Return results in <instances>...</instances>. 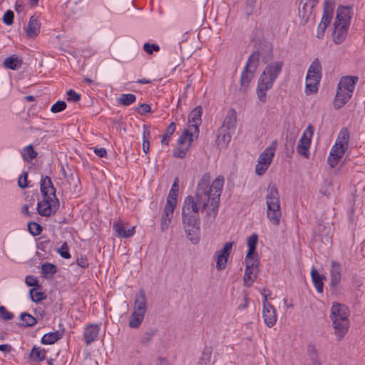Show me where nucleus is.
<instances>
[{"mask_svg": "<svg viewBox=\"0 0 365 365\" xmlns=\"http://www.w3.org/2000/svg\"><path fill=\"white\" fill-rule=\"evenodd\" d=\"M40 190L43 200L37 204L38 213L45 217L54 215L59 208V201L56 197V188L50 177L45 176L41 178Z\"/></svg>", "mask_w": 365, "mask_h": 365, "instance_id": "nucleus-1", "label": "nucleus"}, {"mask_svg": "<svg viewBox=\"0 0 365 365\" xmlns=\"http://www.w3.org/2000/svg\"><path fill=\"white\" fill-rule=\"evenodd\" d=\"M266 203L267 206V217L273 225H278L280 222L282 212L279 194L277 188L274 185H269L268 186Z\"/></svg>", "mask_w": 365, "mask_h": 365, "instance_id": "nucleus-2", "label": "nucleus"}, {"mask_svg": "<svg viewBox=\"0 0 365 365\" xmlns=\"http://www.w3.org/2000/svg\"><path fill=\"white\" fill-rule=\"evenodd\" d=\"M210 182V174L205 173L197 184L194 197L195 198L198 206L201 207L202 211L205 210L208 206L212 209V199L213 195L207 190V185Z\"/></svg>", "mask_w": 365, "mask_h": 365, "instance_id": "nucleus-3", "label": "nucleus"}, {"mask_svg": "<svg viewBox=\"0 0 365 365\" xmlns=\"http://www.w3.org/2000/svg\"><path fill=\"white\" fill-rule=\"evenodd\" d=\"M200 218L199 215H182V225L187 238L193 244L197 245L200 239Z\"/></svg>", "mask_w": 365, "mask_h": 365, "instance_id": "nucleus-4", "label": "nucleus"}, {"mask_svg": "<svg viewBox=\"0 0 365 365\" xmlns=\"http://www.w3.org/2000/svg\"><path fill=\"white\" fill-rule=\"evenodd\" d=\"M224 185V178L218 176L216 178L210 185H207V190L213 195L212 199V209L207 211V215L211 217L215 220L217 215V210L220 203V197L222 193V187Z\"/></svg>", "mask_w": 365, "mask_h": 365, "instance_id": "nucleus-5", "label": "nucleus"}, {"mask_svg": "<svg viewBox=\"0 0 365 365\" xmlns=\"http://www.w3.org/2000/svg\"><path fill=\"white\" fill-rule=\"evenodd\" d=\"M283 64V62L279 61L267 65L259 78H263L267 83L273 85L282 71Z\"/></svg>", "mask_w": 365, "mask_h": 365, "instance_id": "nucleus-6", "label": "nucleus"}, {"mask_svg": "<svg viewBox=\"0 0 365 365\" xmlns=\"http://www.w3.org/2000/svg\"><path fill=\"white\" fill-rule=\"evenodd\" d=\"M263 310L262 317L264 323L269 327H272L277 322V316L275 313V309L270 303L267 302V296L264 294L265 289H263Z\"/></svg>", "mask_w": 365, "mask_h": 365, "instance_id": "nucleus-7", "label": "nucleus"}, {"mask_svg": "<svg viewBox=\"0 0 365 365\" xmlns=\"http://www.w3.org/2000/svg\"><path fill=\"white\" fill-rule=\"evenodd\" d=\"M245 262L246 264V269L244 276V284L245 286L249 287L254 282L256 277L257 271L255 274V270H257L259 266V259H250L245 258Z\"/></svg>", "mask_w": 365, "mask_h": 365, "instance_id": "nucleus-8", "label": "nucleus"}, {"mask_svg": "<svg viewBox=\"0 0 365 365\" xmlns=\"http://www.w3.org/2000/svg\"><path fill=\"white\" fill-rule=\"evenodd\" d=\"M341 271L342 268L341 264L336 262L333 261L331 264V269H330V290L331 292V294L336 295L338 290H337V286L341 282Z\"/></svg>", "mask_w": 365, "mask_h": 365, "instance_id": "nucleus-9", "label": "nucleus"}, {"mask_svg": "<svg viewBox=\"0 0 365 365\" xmlns=\"http://www.w3.org/2000/svg\"><path fill=\"white\" fill-rule=\"evenodd\" d=\"M349 309L344 304L334 302L330 310L331 320L335 319H349Z\"/></svg>", "mask_w": 365, "mask_h": 365, "instance_id": "nucleus-10", "label": "nucleus"}, {"mask_svg": "<svg viewBox=\"0 0 365 365\" xmlns=\"http://www.w3.org/2000/svg\"><path fill=\"white\" fill-rule=\"evenodd\" d=\"M347 148L341 143H335L328 158V163L331 168H334L337 165L339 160L344 155Z\"/></svg>", "mask_w": 365, "mask_h": 365, "instance_id": "nucleus-11", "label": "nucleus"}, {"mask_svg": "<svg viewBox=\"0 0 365 365\" xmlns=\"http://www.w3.org/2000/svg\"><path fill=\"white\" fill-rule=\"evenodd\" d=\"M233 242H226L217 256L216 268L217 270L225 269L228 257L231 253Z\"/></svg>", "mask_w": 365, "mask_h": 365, "instance_id": "nucleus-12", "label": "nucleus"}, {"mask_svg": "<svg viewBox=\"0 0 365 365\" xmlns=\"http://www.w3.org/2000/svg\"><path fill=\"white\" fill-rule=\"evenodd\" d=\"M200 210L202 211V209L198 206V203H197L194 196L188 195L185 197L182 207V215H199L198 213Z\"/></svg>", "mask_w": 365, "mask_h": 365, "instance_id": "nucleus-13", "label": "nucleus"}, {"mask_svg": "<svg viewBox=\"0 0 365 365\" xmlns=\"http://www.w3.org/2000/svg\"><path fill=\"white\" fill-rule=\"evenodd\" d=\"M332 327L334 330V334L338 341L341 340L347 334L350 326L349 319H335L331 320Z\"/></svg>", "mask_w": 365, "mask_h": 365, "instance_id": "nucleus-14", "label": "nucleus"}, {"mask_svg": "<svg viewBox=\"0 0 365 365\" xmlns=\"http://www.w3.org/2000/svg\"><path fill=\"white\" fill-rule=\"evenodd\" d=\"M318 1L312 0H302L299 7V16L304 21L307 22L312 13L313 9Z\"/></svg>", "mask_w": 365, "mask_h": 365, "instance_id": "nucleus-15", "label": "nucleus"}, {"mask_svg": "<svg viewBox=\"0 0 365 365\" xmlns=\"http://www.w3.org/2000/svg\"><path fill=\"white\" fill-rule=\"evenodd\" d=\"M202 113V108L201 106L195 107L189 114L188 120L190 123V128L195 130V133L197 135L199 134V126L201 124V116Z\"/></svg>", "mask_w": 365, "mask_h": 365, "instance_id": "nucleus-16", "label": "nucleus"}, {"mask_svg": "<svg viewBox=\"0 0 365 365\" xmlns=\"http://www.w3.org/2000/svg\"><path fill=\"white\" fill-rule=\"evenodd\" d=\"M358 80L359 78L357 76H344L340 79L338 88L352 96L353 91Z\"/></svg>", "mask_w": 365, "mask_h": 365, "instance_id": "nucleus-17", "label": "nucleus"}, {"mask_svg": "<svg viewBox=\"0 0 365 365\" xmlns=\"http://www.w3.org/2000/svg\"><path fill=\"white\" fill-rule=\"evenodd\" d=\"M277 147V141L274 140L271 145L266 148L260 154L258 162L262 164L270 165L272 158L274 155L275 150Z\"/></svg>", "mask_w": 365, "mask_h": 365, "instance_id": "nucleus-18", "label": "nucleus"}, {"mask_svg": "<svg viewBox=\"0 0 365 365\" xmlns=\"http://www.w3.org/2000/svg\"><path fill=\"white\" fill-rule=\"evenodd\" d=\"M41 24L38 17L31 16L26 28V34L28 38H35L40 33Z\"/></svg>", "mask_w": 365, "mask_h": 365, "instance_id": "nucleus-19", "label": "nucleus"}, {"mask_svg": "<svg viewBox=\"0 0 365 365\" xmlns=\"http://www.w3.org/2000/svg\"><path fill=\"white\" fill-rule=\"evenodd\" d=\"M147 309L146 297L144 290L140 289L135 298L133 311L145 314Z\"/></svg>", "mask_w": 365, "mask_h": 365, "instance_id": "nucleus-20", "label": "nucleus"}, {"mask_svg": "<svg viewBox=\"0 0 365 365\" xmlns=\"http://www.w3.org/2000/svg\"><path fill=\"white\" fill-rule=\"evenodd\" d=\"M334 27L333 39L336 43L339 44L346 38L349 26L334 23Z\"/></svg>", "mask_w": 365, "mask_h": 365, "instance_id": "nucleus-21", "label": "nucleus"}, {"mask_svg": "<svg viewBox=\"0 0 365 365\" xmlns=\"http://www.w3.org/2000/svg\"><path fill=\"white\" fill-rule=\"evenodd\" d=\"M350 9L346 6H339L337 9L336 17L334 23L344 25H350Z\"/></svg>", "mask_w": 365, "mask_h": 365, "instance_id": "nucleus-22", "label": "nucleus"}, {"mask_svg": "<svg viewBox=\"0 0 365 365\" xmlns=\"http://www.w3.org/2000/svg\"><path fill=\"white\" fill-rule=\"evenodd\" d=\"M99 327L97 324H89L85 328L83 333V339L85 343L88 345L93 342L99 333Z\"/></svg>", "mask_w": 365, "mask_h": 365, "instance_id": "nucleus-23", "label": "nucleus"}, {"mask_svg": "<svg viewBox=\"0 0 365 365\" xmlns=\"http://www.w3.org/2000/svg\"><path fill=\"white\" fill-rule=\"evenodd\" d=\"M231 134L230 130L224 128H220L217 130L216 143L220 148H226L231 140Z\"/></svg>", "mask_w": 365, "mask_h": 365, "instance_id": "nucleus-24", "label": "nucleus"}, {"mask_svg": "<svg viewBox=\"0 0 365 365\" xmlns=\"http://www.w3.org/2000/svg\"><path fill=\"white\" fill-rule=\"evenodd\" d=\"M307 78H314L321 80L322 78V66L318 58H315L309 68Z\"/></svg>", "mask_w": 365, "mask_h": 365, "instance_id": "nucleus-25", "label": "nucleus"}, {"mask_svg": "<svg viewBox=\"0 0 365 365\" xmlns=\"http://www.w3.org/2000/svg\"><path fill=\"white\" fill-rule=\"evenodd\" d=\"M237 124V113L234 109L228 110L227 115L223 121V124L220 128H224L227 130H235Z\"/></svg>", "mask_w": 365, "mask_h": 365, "instance_id": "nucleus-26", "label": "nucleus"}, {"mask_svg": "<svg viewBox=\"0 0 365 365\" xmlns=\"http://www.w3.org/2000/svg\"><path fill=\"white\" fill-rule=\"evenodd\" d=\"M311 144V139L306 136V133H304L301 137L297 146V153L305 158L309 157V148Z\"/></svg>", "mask_w": 365, "mask_h": 365, "instance_id": "nucleus-27", "label": "nucleus"}, {"mask_svg": "<svg viewBox=\"0 0 365 365\" xmlns=\"http://www.w3.org/2000/svg\"><path fill=\"white\" fill-rule=\"evenodd\" d=\"M255 72V71H252L251 70L247 69L245 68H244L240 77V87L239 88L240 92H246L249 87L250 83L254 77Z\"/></svg>", "mask_w": 365, "mask_h": 365, "instance_id": "nucleus-28", "label": "nucleus"}, {"mask_svg": "<svg viewBox=\"0 0 365 365\" xmlns=\"http://www.w3.org/2000/svg\"><path fill=\"white\" fill-rule=\"evenodd\" d=\"M113 227L117 233L118 237L128 238L134 235L135 227L126 230L124 224L120 221L114 222Z\"/></svg>", "mask_w": 365, "mask_h": 365, "instance_id": "nucleus-29", "label": "nucleus"}, {"mask_svg": "<svg viewBox=\"0 0 365 365\" xmlns=\"http://www.w3.org/2000/svg\"><path fill=\"white\" fill-rule=\"evenodd\" d=\"M312 280L317 291L319 293L323 292L324 280L326 277L324 274H320L315 267H312L311 270Z\"/></svg>", "mask_w": 365, "mask_h": 365, "instance_id": "nucleus-30", "label": "nucleus"}, {"mask_svg": "<svg viewBox=\"0 0 365 365\" xmlns=\"http://www.w3.org/2000/svg\"><path fill=\"white\" fill-rule=\"evenodd\" d=\"M258 241V236L257 234H252L247 239L248 250L246 254L245 258L257 259V254L256 252V247Z\"/></svg>", "mask_w": 365, "mask_h": 365, "instance_id": "nucleus-31", "label": "nucleus"}, {"mask_svg": "<svg viewBox=\"0 0 365 365\" xmlns=\"http://www.w3.org/2000/svg\"><path fill=\"white\" fill-rule=\"evenodd\" d=\"M273 85L267 83L263 78H259L257 93L259 100L264 103L267 101V91L272 88Z\"/></svg>", "mask_w": 365, "mask_h": 365, "instance_id": "nucleus-32", "label": "nucleus"}, {"mask_svg": "<svg viewBox=\"0 0 365 365\" xmlns=\"http://www.w3.org/2000/svg\"><path fill=\"white\" fill-rule=\"evenodd\" d=\"M194 135H197V133H195V131L190 132L189 130L185 129L178 140V145L181 147L188 146V148H190L191 143L193 140Z\"/></svg>", "mask_w": 365, "mask_h": 365, "instance_id": "nucleus-33", "label": "nucleus"}, {"mask_svg": "<svg viewBox=\"0 0 365 365\" xmlns=\"http://www.w3.org/2000/svg\"><path fill=\"white\" fill-rule=\"evenodd\" d=\"M351 97V95L347 94L342 90L337 88V91L334 103L335 108L339 109L342 107Z\"/></svg>", "mask_w": 365, "mask_h": 365, "instance_id": "nucleus-34", "label": "nucleus"}, {"mask_svg": "<svg viewBox=\"0 0 365 365\" xmlns=\"http://www.w3.org/2000/svg\"><path fill=\"white\" fill-rule=\"evenodd\" d=\"M63 336V334L59 331H56L53 332H49L45 334L41 340V342L43 344H53L56 342L58 340L61 339Z\"/></svg>", "mask_w": 365, "mask_h": 365, "instance_id": "nucleus-35", "label": "nucleus"}, {"mask_svg": "<svg viewBox=\"0 0 365 365\" xmlns=\"http://www.w3.org/2000/svg\"><path fill=\"white\" fill-rule=\"evenodd\" d=\"M29 358L34 361H43L46 359V350L40 347L34 346L29 354Z\"/></svg>", "mask_w": 365, "mask_h": 365, "instance_id": "nucleus-36", "label": "nucleus"}, {"mask_svg": "<svg viewBox=\"0 0 365 365\" xmlns=\"http://www.w3.org/2000/svg\"><path fill=\"white\" fill-rule=\"evenodd\" d=\"M4 64L7 68L16 70L21 67L22 61L16 55H12L5 58Z\"/></svg>", "mask_w": 365, "mask_h": 365, "instance_id": "nucleus-37", "label": "nucleus"}, {"mask_svg": "<svg viewBox=\"0 0 365 365\" xmlns=\"http://www.w3.org/2000/svg\"><path fill=\"white\" fill-rule=\"evenodd\" d=\"M259 61V52L254 51L250 56L247 60V64L245 66V68L251 70L252 71H256Z\"/></svg>", "mask_w": 365, "mask_h": 365, "instance_id": "nucleus-38", "label": "nucleus"}, {"mask_svg": "<svg viewBox=\"0 0 365 365\" xmlns=\"http://www.w3.org/2000/svg\"><path fill=\"white\" fill-rule=\"evenodd\" d=\"M20 319L21 321V323L19 324L20 327H31L37 323L36 319L27 312L21 313L20 314Z\"/></svg>", "mask_w": 365, "mask_h": 365, "instance_id": "nucleus-39", "label": "nucleus"}, {"mask_svg": "<svg viewBox=\"0 0 365 365\" xmlns=\"http://www.w3.org/2000/svg\"><path fill=\"white\" fill-rule=\"evenodd\" d=\"M144 317V314L133 311L129 319V327L131 328H138L143 322Z\"/></svg>", "mask_w": 365, "mask_h": 365, "instance_id": "nucleus-40", "label": "nucleus"}, {"mask_svg": "<svg viewBox=\"0 0 365 365\" xmlns=\"http://www.w3.org/2000/svg\"><path fill=\"white\" fill-rule=\"evenodd\" d=\"M38 153L34 149L31 145L26 146L21 151L23 159L26 162H30L37 157Z\"/></svg>", "mask_w": 365, "mask_h": 365, "instance_id": "nucleus-41", "label": "nucleus"}, {"mask_svg": "<svg viewBox=\"0 0 365 365\" xmlns=\"http://www.w3.org/2000/svg\"><path fill=\"white\" fill-rule=\"evenodd\" d=\"M136 101V96L134 94L128 93V94H122L118 98V103L120 105H123L124 106H128L133 103Z\"/></svg>", "mask_w": 365, "mask_h": 365, "instance_id": "nucleus-42", "label": "nucleus"}, {"mask_svg": "<svg viewBox=\"0 0 365 365\" xmlns=\"http://www.w3.org/2000/svg\"><path fill=\"white\" fill-rule=\"evenodd\" d=\"M319 81L320 80L306 78V93L309 95L317 92L318 90L317 85L319 83Z\"/></svg>", "mask_w": 365, "mask_h": 365, "instance_id": "nucleus-43", "label": "nucleus"}, {"mask_svg": "<svg viewBox=\"0 0 365 365\" xmlns=\"http://www.w3.org/2000/svg\"><path fill=\"white\" fill-rule=\"evenodd\" d=\"M178 190H179L178 179V178H176L173 182L171 189L170 190L167 200H170L172 201H175V202H177V197H178Z\"/></svg>", "mask_w": 365, "mask_h": 365, "instance_id": "nucleus-44", "label": "nucleus"}, {"mask_svg": "<svg viewBox=\"0 0 365 365\" xmlns=\"http://www.w3.org/2000/svg\"><path fill=\"white\" fill-rule=\"evenodd\" d=\"M177 202L175 201H172L170 200H167L163 215L165 217H173L174 210L176 207Z\"/></svg>", "mask_w": 365, "mask_h": 365, "instance_id": "nucleus-45", "label": "nucleus"}, {"mask_svg": "<svg viewBox=\"0 0 365 365\" xmlns=\"http://www.w3.org/2000/svg\"><path fill=\"white\" fill-rule=\"evenodd\" d=\"M175 123L172 122L167 128L165 134L163 135L161 143L164 145H168L169 138L174 133L175 130Z\"/></svg>", "mask_w": 365, "mask_h": 365, "instance_id": "nucleus-46", "label": "nucleus"}, {"mask_svg": "<svg viewBox=\"0 0 365 365\" xmlns=\"http://www.w3.org/2000/svg\"><path fill=\"white\" fill-rule=\"evenodd\" d=\"M31 299L36 303H38L44 299L46 295L42 292L38 291L36 289H31L29 291Z\"/></svg>", "mask_w": 365, "mask_h": 365, "instance_id": "nucleus-47", "label": "nucleus"}, {"mask_svg": "<svg viewBox=\"0 0 365 365\" xmlns=\"http://www.w3.org/2000/svg\"><path fill=\"white\" fill-rule=\"evenodd\" d=\"M349 140V133L346 128H343L338 136V138L336 142L341 143V144L348 147V143Z\"/></svg>", "mask_w": 365, "mask_h": 365, "instance_id": "nucleus-48", "label": "nucleus"}, {"mask_svg": "<svg viewBox=\"0 0 365 365\" xmlns=\"http://www.w3.org/2000/svg\"><path fill=\"white\" fill-rule=\"evenodd\" d=\"M28 229L29 232L34 236L40 235L43 230L41 225L35 222H29Z\"/></svg>", "mask_w": 365, "mask_h": 365, "instance_id": "nucleus-49", "label": "nucleus"}, {"mask_svg": "<svg viewBox=\"0 0 365 365\" xmlns=\"http://www.w3.org/2000/svg\"><path fill=\"white\" fill-rule=\"evenodd\" d=\"M145 130L143 135V150L145 153H148L150 150V142L149 138L150 136V133L149 130L145 129V126L144 125Z\"/></svg>", "mask_w": 365, "mask_h": 365, "instance_id": "nucleus-50", "label": "nucleus"}, {"mask_svg": "<svg viewBox=\"0 0 365 365\" xmlns=\"http://www.w3.org/2000/svg\"><path fill=\"white\" fill-rule=\"evenodd\" d=\"M212 351L210 348H206L202 352V356L198 362V365H209L210 361Z\"/></svg>", "mask_w": 365, "mask_h": 365, "instance_id": "nucleus-51", "label": "nucleus"}, {"mask_svg": "<svg viewBox=\"0 0 365 365\" xmlns=\"http://www.w3.org/2000/svg\"><path fill=\"white\" fill-rule=\"evenodd\" d=\"M41 272L45 275H53L56 272V267L51 263L43 264L41 267Z\"/></svg>", "mask_w": 365, "mask_h": 365, "instance_id": "nucleus-52", "label": "nucleus"}, {"mask_svg": "<svg viewBox=\"0 0 365 365\" xmlns=\"http://www.w3.org/2000/svg\"><path fill=\"white\" fill-rule=\"evenodd\" d=\"M334 9V0H325L323 14L332 15Z\"/></svg>", "mask_w": 365, "mask_h": 365, "instance_id": "nucleus-53", "label": "nucleus"}, {"mask_svg": "<svg viewBox=\"0 0 365 365\" xmlns=\"http://www.w3.org/2000/svg\"><path fill=\"white\" fill-rule=\"evenodd\" d=\"M58 253L64 259H70L71 255L68 251V246L66 242H64L61 248L57 250Z\"/></svg>", "mask_w": 365, "mask_h": 365, "instance_id": "nucleus-54", "label": "nucleus"}, {"mask_svg": "<svg viewBox=\"0 0 365 365\" xmlns=\"http://www.w3.org/2000/svg\"><path fill=\"white\" fill-rule=\"evenodd\" d=\"M66 108V102L63 101H58L51 106V112L56 113L64 110Z\"/></svg>", "mask_w": 365, "mask_h": 365, "instance_id": "nucleus-55", "label": "nucleus"}, {"mask_svg": "<svg viewBox=\"0 0 365 365\" xmlns=\"http://www.w3.org/2000/svg\"><path fill=\"white\" fill-rule=\"evenodd\" d=\"M188 146H182L181 148H177L173 150V155L178 158H184L186 155V153L188 150Z\"/></svg>", "mask_w": 365, "mask_h": 365, "instance_id": "nucleus-56", "label": "nucleus"}, {"mask_svg": "<svg viewBox=\"0 0 365 365\" xmlns=\"http://www.w3.org/2000/svg\"><path fill=\"white\" fill-rule=\"evenodd\" d=\"M14 14L12 11H6L3 16V21L6 25L10 26L14 23Z\"/></svg>", "mask_w": 365, "mask_h": 365, "instance_id": "nucleus-57", "label": "nucleus"}, {"mask_svg": "<svg viewBox=\"0 0 365 365\" xmlns=\"http://www.w3.org/2000/svg\"><path fill=\"white\" fill-rule=\"evenodd\" d=\"M0 317L4 320H11L14 318V315L13 313L9 312L4 306H0Z\"/></svg>", "mask_w": 365, "mask_h": 365, "instance_id": "nucleus-58", "label": "nucleus"}, {"mask_svg": "<svg viewBox=\"0 0 365 365\" xmlns=\"http://www.w3.org/2000/svg\"><path fill=\"white\" fill-rule=\"evenodd\" d=\"M18 185L20 188L24 189L29 186L28 173L24 172L19 178Z\"/></svg>", "mask_w": 365, "mask_h": 365, "instance_id": "nucleus-59", "label": "nucleus"}, {"mask_svg": "<svg viewBox=\"0 0 365 365\" xmlns=\"http://www.w3.org/2000/svg\"><path fill=\"white\" fill-rule=\"evenodd\" d=\"M143 49L147 53L152 54L153 51H159L160 47L155 43H145L143 45Z\"/></svg>", "mask_w": 365, "mask_h": 365, "instance_id": "nucleus-60", "label": "nucleus"}, {"mask_svg": "<svg viewBox=\"0 0 365 365\" xmlns=\"http://www.w3.org/2000/svg\"><path fill=\"white\" fill-rule=\"evenodd\" d=\"M269 165L262 164L258 162L255 167V173L258 175H262L269 168Z\"/></svg>", "mask_w": 365, "mask_h": 365, "instance_id": "nucleus-61", "label": "nucleus"}, {"mask_svg": "<svg viewBox=\"0 0 365 365\" xmlns=\"http://www.w3.org/2000/svg\"><path fill=\"white\" fill-rule=\"evenodd\" d=\"M68 100L73 102H78L81 99V95L76 93L73 90H69L67 92Z\"/></svg>", "mask_w": 365, "mask_h": 365, "instance_id": "nucleus-62", "label": "nucleus"}, {"mask_svg": "<svg viewBox=\"0 0 365 365\" xmlns=\"http://www.w3.org/2000/svg\"><path fill=\"white\" fill-rule=\"evenodd\" d=\"M151 108L150 106L147 103H143L140 105V106L137 109V112L139 115H144L147 113L150 112Z\"/></svg>", "mask_w": 365, "mask_h": 365, "instance_id": "nucleus-63", "label": "nucleus"}, {"mask_svg": "<svg viewBox=\"0 0 365 365\" xmlns=\"http://www.w3.org/2000/svg\"><path fill=\"white\" fill-rule=\"evenodd\" d=\"M76 263L82 268H86L89 265L88 258L86 256H81L80 257H78L76 259Z\"/></svg>", "mask_w": 365, "mask_h": 365, "instance_id": "nucleus-64", "label": "nucleus"}]
</instances>
